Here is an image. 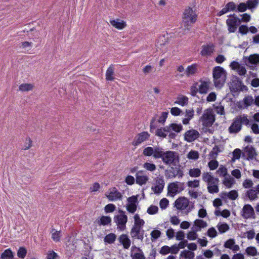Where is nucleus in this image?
I'll use <instances>...</instances> for the list:
<instances>
[{
  "instance_id": "obj_26",
  "label": "nucleus",
  "mask_w": 259,
  "mask_h": 259,
  "mask_svg": "<svg viewBox=\"0 0 259 259\" xmlns=\"http://www.w3.org/2000/svg\"><path fill=\"white\" fill-rule=\"evenodd\" d=\"M110 23L113 26L118 29H122L126 26V23L119 19L111 20Z\"/></svg>"
},
{
  "instance_id": "obj_43",
  "label": "nucleus",
  "mask_w": 259,
  "mask_h": 259,
  "mask_svg": "<svg viewBox=\"0 0 259 259\" xmlns=\"http://www.w3.org/2000/svg\"><path fill=\"white\" fill-rule=\"evenodd\" d=\"M189 174L192 177H198L200 176L201 174V170L199 168L190 169Z\"/></svg>"
},
{
  "instance_id": "obj_37",
  "label": "nucleus",
  "mask_w": 259,
  "mask_h": 259,
  "mask_svg": "<svg viewBox=\"0 0 259 259\" xmlns=\"http://www.w3.org/2000/svg\"><path fill=\"white\" fill-rule=\"evenodd\" d=\"M243 103L246 108L254 104V99L251 96L245 97L243 99Z\"/></svg>"
},
{
  "instance_id": "obj_5",
  "label": "nucleus",
  "mask_w": 259,
  "mask_h": 259,
  "mask_svg": "<svg viewBox=\"0 0 259 259\" xmlns=\"http://www.w3.org/2000/svg\"><path fill=\"white\" fill-rule=\"evenodd\" d=\"M249 122L247 116L244 115L238 116L233 120V122L229 127V132L230 134H237L241 130L242 124L247 125Z\"/></svg>"
},
{
  "instance_id": "obj_18",
  "label": "nucleus",
  "mask_w": 259,
  "mask_h": 259,
  "mask_svg": "<svg viewBox=\"0 0 259 259\" xmlns=\"http://www.w3.org/2000/svg\"><path fill=\"white\" fill-rule=\"evenodd\" d=\"M242 212V217L245 219L254 218V209L250 204L245 205L243 207Z\"/></svg>"
},
{
  "instance_id": "obj_50",
  "label": "nucleus",
  "mask_w": 259,
  "mask_h": 259,
  "mask_svg": "<svg viewBox=\"0 0 259 259\" xmlns=\"http://www.w3.org/2000/svg\"><path fill=\"white\" fill-rule=\"evenodd\" d=\"M259 0H248L247 5L248 9H252L256 7L258 4Z\"/></svg>"
},
{
  "instance_id": "obj_40",
  "label": "nucleus",
  "mask_w": 259,
  "mask_h": 259,
  "mask_svg": "<svg viewBox=\"0 0 259 259\" xmlns=\"http://www.w3.org/2000/svg\"><path fill=\"white\" fill-rule=\"evenodd\" d=\"M187 158L189 159L196 160L199 158V153L197 151L192 150L187 154Z\"/></svg>"
},
{
  "instance_id": "obj_25",
  "label": "nucleus",
  "mask_w": 259,
  "mask_h": 259,
  "mask_svg": "<svg viewBox=\"0 0 259 259\" xmlns=\"http://www.w3.org/2000/svg\"><path fill=\"white\" fill-rule=\"evenodd\" d=\"M201 84L199 85V92L201 94H206L209 88L210 82L207 81H201Z\"/></svg>"
},
{
  "instance_id": "obj_7",
  "label": "nucleus",
  "mask_w": 259,
  "mask_h": 259,
  "mask_svg": "<svg viewBox=\"0 0 259 259\" xmlns=\"http://www.w3.org/2000/svg\"><path fill=\"white\" fill-rule=\"evenodd\" d=\"M119 214L115 215L114 217V221L117 225V228L120 230L125 229V225L127 222V217L125 214V212L121 209L118 210Z\"/></svg>"
},
{
  "instance_id": "obj_36",
  "label": "nucleus",
  "mask_w": 259,
  "mask_h": 259,
  "mask_svg": "<svg viewBox=\"0 0 259 259\" xmlns=\"http://www.w3.org/2000/svg\"><path fill=\"white\" fill-rule=\"evenodd\" d=\"M218 229L220 233H224L229 230V226L226 223H219L217 225Z\"/></svg>"
},
{
  "instance_id": "obj_12",
  "label": "nucleus",
  "mask_w": 259,
  "mask_h": 259,
  "mask_svg": "<svg viewBox=\"0 0 259 259\" xmlns=\"http://www.w3.org/2000/svg\"><path fill=\"white\" fill-rule=\"evenodd\" d=\"M105 195L111 201L121 200L123 197L122 194L115 187L111 189L109 192H106Z\"/></svg>"
},
{
  "instance_id": "obj_34",
  "label": "nucleus",
  "mask_w": 259,
  "mask_h": 259,
  "mask_svg": "<svg viewBox=\"0 0 259 259\" xmlns=\"http://www.w3.org/2000/svg\"><path fill=\"white\" fill-rule=\"evenodd\" d=\"M13 253L10 249H7L1 254L2 259H13Z\"/></svg>"
},
{
  "instance_id": "obj_21",
  "label": "nucleus",
  "mask_w": 259,
  "mask_h": 259,
  "mask_svg": "<svg viewBox=\"0 0 259 259\" xmlns=\"http://www.w3.org/2000/svg\"><path fill=\"white\" fill-rule=\"evenodd\" d=\"M182 129V125L181 124L177 123H171L164 127V131H166V132H170L171 131H174L177 133H179Z\"/></svg>"
},
{
  "instance_id": "obj_23",
  "label": "nucleus",
  "mask_w": 259,
  "mask_h": 259,
  "mask_svg": "<svg viewBox=\"0 0 259 259\" xmlns=\"http://www.w3.org/2000/svg\"><path fill=\"white\" fill-rule=\"evenodd\" d=\"M214 48L213 45H204L202 47L201 55L202 56L210 55L213 52Z\"/></svg>"
},
{
  "instance_id": "obj_30",
  "label": "nucleus",
  "mask_w": 259,
  "mask_h": 259,
  "mask_svg": "<svg viewBox=\"0 0 259 259\" xmlns=\"http://www.w3.org/2000/svg\"><path fill=\"white\" fill-rule=\"evenodd\" d=\"M114 71V66L113 65H111L107 69L106 72V78L107 80H113L114 77H113Z\"/></svg>"
},
{
  "instance_id": "obj_56",
  "label": "nucleus",
  "mask_w": 259,
  "mask_h": 259,
  "mask_svg": "<svg viewBox=\"0 0 259 259\" xmlns=\"http://www.w3.org/2000/svg\"><path fill=\"white\" fill-rule=\"evenodd\" d=\"M115 206L111 203L108 204L106 205L105 207V211L106 212H112L114 211L115 209Z\"/></svg>"
},
{
  "instance_id": "obj_35",
  "label": "nucleus",
  "mask_w": 259,
  "mask_h": 259,
  "mask_svg": "<svg viewBox=\"0 0 259 259\" xmlns=\"http://www.w3.org/2000/svg\"><path fill=\"white\" fill-rule=\"evenodd\" d=\"M33 85L30 83H22L19 87V89L21 92H28L33 88Z\"/></svg>"
},
{
  "instance_id": "obj_49",
  "label": "nucleus",
  "mask_w": 259,
  "mask_h": 259,
  "mask_svg": "<svg viewBox=\"0 0 259 259\" xmlns=\"http://www.w3.org/2000/svg\"><path fill=\"white\" fill-rule=\"evenodd\" d=\"M234 244H235V240L234 239H229L225 242L224 246L225 248L231 249Z\"/></svg>"
},
{
  "instance_id": "obj_51",
  "label": "nucleus",
  "mask_w": 259,
  "mask_h": 259,
  "mask_svg": "<svg viewBox=\"0 0 259 259\" xmlns=\"http://www.w3.org/2000/svg\"><path fill=\"white\" fill-rule=\"evenodd\" d=\"M139 252L135 253L133 256L132 259H145V257L142 252V250L138 248Z\"/></svg>"
},
{
  "instance_id": "obj_64",
  "label": "nucleus",
  "mask_w": 259,
  "mask_h": 259,
  "mask_svg": "<svg viewBox=\"0 0 259 259\" xmlns=\"http://www.w3.org/2000/svg\"><path fill=\"white\" fill-rule=\"evenodd\" d=\"M161 235V232L158 230H154L151 233V236L152 238L156 239L158 238Z\"/></svg>"
},
{
  "instance_id": "obj_33",
  "label": "nucleus",
  "mask_w": 259,
  "mask_h": 259,
  "mask_svg": "<svg viewBox=\"0 0 259 259\" xmlns=\"http://www.w3.org/2000/svg\"><path fill=\"white\" fill-rule=\"evenodd\" d=\"M192 230L187 234V237L189 240H194L197 238V232L199 231V229H196V227H192Z\"/></svg>"
},
{
  "instance_id": "obj_10",
  "label": "nucleus",
  "mask_w": 259,
  "mask_h": 259,
  "mask_svg": "<svg viewBox=\"0 0 259 259\" xmlns=\"http://www.w3.org/2000/svg\"><path fill=\"white\" fill-rule=\"evenodd\" d=\"M189 200L185 197H180L175 202V206L179 210H183L187 209V212H190L193 208V205L189 206Z\"/></svg>"
},
{
  "instance_id": "obj_53",
  "label": "nucleus",
  "mask_w": 259,
  "mask_h": 259,
  "mask_svg": "<svg viewBox=\"0 0 259 259\" xmlns=\"http://www.w3.org/2000/svg\"><path fill=\"white\" fill-rule=\"evenodd\" d=\"M247 8H248L247 3L245 4L244 3H241L238 6L237 11L240 12H244Z\"/></svg>"
},
{
  "instance_id": "obj_27",
  "label": "nucleus",
  "mask_w": 259,
  "mask_h": 259,
  "mask_svg": "<svg viewBox=\"0 0 259 259\" xmlns=\"http://www.w3.org/2000/svg\"><path fill=\"white\" fill-rule=\"evenodd\" d=\"M235 183V180L230 175L225 177L223 181V184L228 188H232Z\"/></svg>"
},
{
  "instance_id": "obj_61",
  "label": "nucleus",
  "mask_w": 259,
  "mask_h": 259,
  "mask_svg": "<svg viewBox=\"0 0 259 259\" xmlns=\"http://www.w3.org/2000/svg\"><path fill=\"white\" fill-rule=\"evenodd\" d=\"M219 165L218 162L216 160H212L208 163V166L211 170H214L216 169Z\"/></svg>"
},
{
  "instance_id": "obj_57",
  "label": "nucleus",
  "mask_w": 259,
  "mask_h": 259,
  "mask_svg": "<svg viewBox=\"0 0 259 259\" xmlns=\"http://www.w3.org/2000/svg\"><path fill=\"white\" fill-rule=\"evenodd\" d=\"M238 196V193L236 190H232L228 193V197L232 200H235Z\"/></svg>"
},
{
  "instance_id": "obj_52",
  "label": "nucleus",
  "mask_w": 259,
  "mask_h": 259,
  "mask_svg": "<svg viewBox=\"0 0 259 259\" xmlns=\"http://www.w3.org/2000/svg\"><path fill=\"white\" fill-rule=\"evenodd\" d=\"M188 102V98L187 97L183 96L178 98V101L177 103L181 106H184Z\"/></svg>"
},
{
  "instance_id": "obj_58",
  "label": "nucleus",
  "mask_w": 259,
  "mask_h": 259,
  "mask_svg": "<svg viewBox=\"0 0 259 259\" xmlns=\"http://www.w3.org/2000/svg\"><path fill=\"white\" fill-rule=\"evenodd\" d=\"M158 208L155 205L150 206L147 209V212L150 214H154L157 212Z\"/></svg>"
},
{
  "instance_id": "obj_54",
  "label": "nucleus",
  "mask_w": 259,
  "mask_h": 259,
  "mask_svg": "<svg viewBox=\"0 0 259 259\" xmlns=\"http://www.w3.org/2000/svg\"><path fill=\"white\" fill-rule=\"evenodd\" d=\"M207 234L209 237L214 238L217 236V232L213 227H211L208 230Z\"/></svg>"
},
{
  "instance_id": "obj_20",
  "label": "nucleus",
  "mask_w": 259,
  "mask_h": 259,
  "mask_svg": "<svg viewBox=\"0 0 259 259\" xmlns=\"http://www.w3.org/2000/svg\"><path fill=\"white\" fill-rule=\"evenodd\" d=\"M148 180V177L143 175L142 171H139L136 174V183L140 185L146 184Z\"/></svg>"
},
{
  "instance_id": "obj_44",
  "label": "nucleus",
  "mask_w": 259,
  "mask_h": 259,
  "mask_svg": "<svg viewBox=\"0 0 259 259\" xmlns=\"http://www.w3.org/2000/svg\"><path fill=\"white\" fill-rule=\"evenodd\" d=\"M247 254L251 256L256 255L257 254V250L255 247L249 246L246 249Z\"/></svg>"
},
{
  "instance_id": "obj_22",
  "label": "nucleus",
  "mask_w": 259,
  "mask_h": 259,
  "mask_svg": "<svg viewBox=\"0 0 259 259\" xmlns=\"http://www.w3.org/2000/svg\"><path fill=\"white\" fill-rule=\"evenodd\" d=\"M119 241L125 249H128L130 247L131 242L127 235L122 234L119 237Z\"/></svg>"
},
{
  "instance_id": "obj_45",
  "label": "nucleus",
  "mask_w": 259,
  "mask_h": 259,
  "mask_svg": "<svg viewBox=\"0 0 259 259\" xmlns=\"http://www.w3.org/2000/svg\"><path fill=\"white\" fill-rule=\"evenodd\" d=\"M217 172L220 175V176H223L224 178L228 175H227V168L223 165H221L218 170L217 171Z\"/></svg>"
},
{
  "instance_id": "obj_32",
  "label": "nucleus",
  "mask_w": 259,
  "mask_h": 259,
  "mask_svg": "<svg viewBox=\"0 0 259 259\" xmlns=\"http://www.w3.org/2000/svg\"><path fill=\"white\" fill-rule=\"evenodd\" d=\"M177 168L171 167L170 169L165 170V177L168 179L175 178L178 175Z\"/></svg>"
},
{
  "instance_id": "obj_48",
  "label": "nucleus",
  "mask_w": 259,
  "mask_h": 259,
  "mask_svg": "<svg viewBox=\"0 0 259 259\" xmlns=\"http://www.w3.org/2000/svg\"><path fill=\"white\" fill-rule=\"evenodd\" d=\"M111 222V219L110 217L102 216L100 219V224L103 225H107Z\"/></svg>"
},
{
  "instance_id": "obj_29",
  "label": "nucleus",
  "mask_w": 259,
  "mask_h": 259,
  "mask_svg": "<svg viewBox=\"0 0 259 259\" xmlns=\"http://www.w3.org/2000/svg\"><path fill=\"white\" fill-rule=\"evenodd\" d=\"M195 254L193 252L184 250L181 252L180 259H193Z\"/></svg>"
},
{
  "instance_id": "obj_38",
  "label": "nucleus",
  "mask_w": 259,
  "mask_h": 259,
  "mask_svg": "<svg viewBox=\"0 0 259 259\" xmlns=\"http://www.w3.org/2000/svg\"><path fill=\"white\" fill-rule=\"evenodd\" d=\"M116 238V236L114 233H110L104 238V241L106 243H113Z\"/></svg>"
},
{
  "instance_id": "obj_55",
  "label": "nucleus",
  "mask_w": 259,
  "mask_h": 259,
  "mask_svg": "<svg viewBox=\"0 0 259 259\" xmlns=\"http://www.w3.org/2000/svg\"><path fill=\"white\" fill-rule=\"evenodd\" d=\"M170 247L164 245L161 248L159 253L162 255H166L169 253H170Z\"/></svg>"
},
{
  "instance_id": "obj_47",
  "label": "nucleus",
  "mask_w": 259,
  "mask_h": 259,
  "mask_svg": "<svg viewBox=\"0 0 259 259\" xmlns=\"http://www.w3.org/2000/svg\"><path fill=\"white\" fill-rule=\"evenodd\" d=\"M27 253L26 249L23 247H20L17 251V255L20 258H24Z\"/></svg>"
},
{
  "instance_id": "obj_59",
  "label": "nucleus",
  "mask_w": 259,
  "mask_h": 259,
  "mask_svg": "<svg viewBox=\"0 0 259 259\" xmlns=\"http://www.w3.org/2000/svg\"><path fill=\"white\" fill-rule=\"evenodd\" d=\"M168 203L169 201L166 198H163L160 200L159 205L161 209H164L167 207Z\"/></svg>"
},
{
  "instance_id": "obj_3",
  "label": "nucleus",
  "mask_w": 259,
  "mask_h": 259,
  "mask_svg": "<svg viewBox=\"0 0 259 259\" xmlns=\"http://www.w3.org/2000/svg\"><path fill=\"white\" fill-rule=\"evenodd\" d=\"M197 20V15L192 8L189 7L186 9L183 13L182 25L184 30H189L191 24L194 23Z\"/></svg>"
},
{
  "instance_id": "obj_13",
  "label": "nucleus",
  "mask_w": 259,
  "mask_h": 259,
  "mask_svg": "<svg viewBox=\"0 0 259 259\" xmlns=\"http://www.w3.org/2000/svg\"><path fill=\"white\" fill-rule=\"evenodd\" d=\"M128 203L126 204V210L131 213H134L137 210L138 198L137 196H132L127 199Z\"/></svg>"
},
{
  "instance_id": "obj_62",
  "label": "nucleus",
  "mask_w": 259,
  "mask_h": 259,
  "mask_svg": "<svg viewBox=\"0 0 259 259\" xmlns=\"http://www.w3.org/2000/svg\"><path fill=\"white\" fill-rule=\"evenodd\" d=\"M233 160L238 159L241 156V150L239 149H236L233 152Z\"/></svg>"
},
{
  "instance_id": "obj_8",
  "label": "nucleus",
  "mask_w": 259,
  "mask_h": 259,
  "mask_svg": "<svg viewBox=\"0 0 259 259\" xmlns=\"http://www.w3.org/2000/svg\"><path fill=\"white\" fill-rule=\"evenodd\" d=\"M229 88L232 92L246 91L247 87L244 85L242 81L237 77H233L229 84Z\"/></svg>"
},
{
  "instance_id": "obj_28",
  "label": "nucleus",
  "mask_w": 259,
  "mask_h": 259,
  "mask_svg": "<svg viewBox=\"0 0 259 259\" xmlns=\"http://www.w3.org/2000/svg\"><path fill=\"white\" fill-rule=\"evenodd\" d=\"M197 70V65L196 64H193L190 66H189L185 71V73L186 74L187 77H189L191 75H194L196 72Z\"/></svg>"
},
{
  "instance_id": "obj_46",
  "label": "nucleus",
  "mask_w": 259,
  "mask_h": 259,
  "mask_svg": "<svg viewBox=\"0 0 259 259\" xmlns=\"http://www.w3.org/2000/svg\"><path fill=\"white\" fill-rule=\"evenodd\" d=\"M143 167L150 171H153L156 169L155 165L149 162H145L143 165Z\"/></svg>"
},
{
  "instance_id": "obj_16",
  "label": "nucleus",
  "mask_w": 259,
  "mask_h": 259,
  "mask_svg": "<svg viewBox=\"0 0 259 259\" xmlns=\"http://www.w3.org/2000/svg\"><path fill=\"white\" fill-rule=\"evenodd\" d=\"M256 155L255 149L250 145L247 146L243 150L242 156L247 159H252Z\"/></svg>"
},
{
  "instance_id": "obj_2",
  "label": "nucleus",
  "mask_w": 259,
  "mask_h": 259,
  "mask_svg": "<svg viewBox=\"0 0 259 259\" xmlns=\"http://www.w3.org/2000/svg\"><path fill=\"white\" fill-rule=\"evenodd\" d=\"M212 75L215 87L222 88L226 80V71L222 67L217 66L213 69Z\"/></svg>"
},
{
  "instance_id": "obj_19",
  "label": "nucleus",
  "mask_w": 259,
  "mask_h": 259,
  "mask_svg": "<svg viewBox=\"0 0 259 259\" xmlns=\"http://www.w3.org/2000/svg\"><path fill=\"white\" fill-rule=\"evenodd\" d=\"M164 182L162 178H157L156 180L155 186L152 187V190L156 194H160L163 190Z\"/></svg>"
},
{
  "instance_id": "obj_11",
  "label": "nucleus",
  "mask_w": 259,
  "mask_h": 259,
  "mask_svg": "<svg viewBox=\"0 0 259 259\" xmlns=\"http://www.w3.org/2000/svg\"><path fill=\"white\" fill-rule=\"evenodd\" d=\"M183 190L184 184L177 182L171 183L168 186V193L172 197H174Z\"/></svg>"
},
{
  "instance_id": "obj_60",
  "label": "nucleus",
  "mask_w": 259,
  "mask_h": 259,
  "mask_svg": "<svg viewBox=\"0 0 259 259\" xmlns=\"http://www.w3.org/2000/svg\"><path fill=\"white\" fill-rule=\"evenodd\" d=\"M226 6L227 7V8L228 9L229 12L234 11H237V7L234 2H229L226 5Z\"/></svg>"
},
{
  "instance_id": "obj_31",
  "label": "nucleus",
  "mask_w": 259,
  "mask_h": 259,
  "mask_svg": "<svg viewBox=\"0 0 259 259\" xmlns=\"http://www.w3.org/2000/svg\"><path fill=\"white\" fill-rule=\"evenodd\" d=\"M207 224L206 222L202 220L197 219L194 222V226L193 227H196V229H199V231L201 228H204L207 227Z\"/></svg>"
},
{
  "instance_id": "obj_15",
  "label": "nucleus",
  "mask_w": 259,
  "mask_h": 259,
  "mask_svg": "<svg viewBox=\"0 0 259 259\" xmlns=\"http://www.w3.org/2000/svg\"><path fill=\"white\" fill-rule=\"evenodd\" d=\"M131 235L132 238L143 240L144 231L142 230V227L134 225L131 231Z\"/></svg>"
},
{
  "instance_id": "obj_41",
  "label": "nucleus",
  "mask_w": 259,
  "mask_h": 259,
  "mask_svg": "<svg viewBox=\"0 0 259 259\" xmlns=\"http://www.w3.org/2000/svg\"><path fill=\"white\" fill-rule=\"evenodd\" d=\"M60 231H58L55 229H52L51 231L52 238L54 241L58 242L59 241L60 238Z\"/></svg>"
},
{
  "instance_id": "obj_17",
  "label": "nucleus",
  "mask_w": 259,
  "mask_h": 259,
  "mask_svg": "<svg viewBox=\"0 0 259 259\" xmlns=\"http://www.w3.org/2000/svg\"><path fill=\"white\" fill-rule=\"evenodd\" d=\"M149 136V134L146 132H143L140 133L135 138L133 142V145L134 146H138L140 144L147 140Z\"/></svg>"
},
{
  "instance_id": "obj_9",
  "label": "nucleus",
  "mask_w": 259,
  "mask_h": 259,
  "mask_svg": "<svg viewBox=\"0 0 259 259\" xmlns=\"http://www.w3.org/2000/svg\"><path fill=\"white\" fill-rule=\"evenodd\" d=\"M230 18L226 20L228 30L230 32H234L237 29V25H239L241 20L235 14H231Z\"/></svg>"
},
{
  "instance_id": "obj_6",
  "label": "nucleus",
  "mask_w": 259,
  "mask_h": 259,
  "mask_svg": "<svg viewBox=\"0 0 259 259\" xmlns=\"http://www.w3.org/2000/svg\"><path fill=\"white\" fill-rule=\"evenodd\" d=\"M203 126L206 128L211 126L215 121L214 115L210 109L205 110L200 118Z\"/></svg>"
},
{
  "instance_id": "obj_42",
  "label": "nucleus",
  "mask_w": 259,
  "mask_h": 259,
  "mask_svg": "<svg viewBox=\"0 0 259 259\" xmlns=\"http://www.w3.org/2000/svg\"><path fill=\"white\" fill-rule=\"evenodd\" d=\"M247 195L250 200H254L257 198V192L254 189L247 191Z\"/></svg>"
},
{
  "instance_id": "obj_24",
  "label": "nucleus",
  "mask_w": 259,
  "mask_h": 259,
  "mask_svg": "<svg viewBox=\"0 0 259 259\" xmlns=\"http://www.w3.org/2000/svg\"><path fill=\"white\" fill-rule=\"evenodd\" d=\"M246 59L247 60V62L246 63L247 65H249V64L254 65L259 64V54L250 55Z\"/></svg>"
},
{
  "instance_id": "obj_1",
  "label": "nucleus",
  "mask_w": 259,
  "mask_h": 259,
  "mask_svg": "<svg viewBox=\"0 0 259 259\" xmlns=\"http://www.w3.org/2000/svg\"><path fill=\"white\" fill-rule=\"evenodd\" d=\"M143 154L145 156H153L155 159L161 158L163 162L166 165L172 164L178 158V155L176 152L164 151L162 148L158 146L145 148L143 150Z\"/></svg>"
},
{
  "instance_id": "obj_63",
  "label": "nucleus",
  "mask_w": 259,
  "mask_h": 259,
  "mask_svg": "<svg viewBox=\"0 0 259 259\" xmlns=\"http://www.w3.org/2000/svg\"><path fill=\"white\" fill-rule=\"evenodd\" d=\"M236 71L238 74L241 76L245 75V74L246 73V70L245 69V67L241 65L239 66V67H238V68L236 70Z\"/></svg>"
},
{
  "instance_id": "obj_39",
  "label": "nucleus",
  "mask_w": 259,
  "mask_h": 259,
  "mask_svg": "<svg viewBox=\"0 0 259 259\" xmlns=\"http://www.w3.org/2000/svg\"><path fill=\"white\" fill-rule=\"evenodd\" d=\"M214 110L215 112L219 114L224 115V107L223 105H221V103H216L213 105Z\"/></svg>"
},
{
  "instance_id": "obj_4",
  "label": "nucleus",
  "mask_w": 259,
  "mask_h": 259,
  "mask_svg": "<svg viewBox=\"0 0 259 259\" xmlns=\"http://www.w3.org/2000/svg\"><path fill=\"white\" fill-rule=\"evenodd\" d=\"M202 180L207 183V190L210 193H217L219 191L218 184L219 180L214 178L208 172L203 173Z\"/></svg>"
},
{
  "instance_id": "obj_14",
  "label": "nucleus",
  "mask_w": 259,
  "mask_h": 259,
  "mask_svg": "<svg viewBox=\"0 0 259 259\" xmlns=\"http://www.w3.org/2000/svg\"><path fill=\"white\" fill-rule=\"evenodd\" d=\"M200 136L199 132L195 130L187 131L184 134V140L188 142H192L197 139Z\"/></svg>"
}]
</instances>
